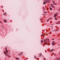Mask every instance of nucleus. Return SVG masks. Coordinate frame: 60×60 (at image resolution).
<instances>
[{"label":"nucleus","mask_w":60,"mask_h":60,"mask_svg":"<svg viewBox=\"0 0 60 60\" xmlns=\"http://www.w3.org/2000/svg\"><path fill=\"white\" fill-rule=\"evenodd\" d=\"M54 18H56V17H57V15H56V14H54Z\"/></svg>","instance_id":"nucleus-1"},{"label":"nucleus","mask_w":60,"mask_h":60,"mask_svg":"<svg viewBox=\"0 0 60 60\" xmlns=\"http://www.w3.org/2000/svg\"><path fill=\"white\" fill-rule=\"evenodd\" d=\"M4 53L6 56H7V54H6V52H5V51H4Z\"/></svg>","instance_id":"nucleus-2"},{"label":"nucleus","mask_w":60,"mask_h":60,"mask_svg":"<svg viewBox=\"0 0 60 60\" xmlns=\"http://www.w3.org/2000/svg\"><path fill=\"white\" fill-rule=\"evenodd\" d=\"M15 59L16 60H19L20 59L19 58H16Z\"/></svg>","instance_id":"nucleus-3"},{"label":"nucleus","mask_w":60,"mask_h":60,"mask_svg":"<svg viewBox=\"0 0 60 60\" xmlns=\"http://www.w3.org/2000/svg\"><path fill=\"white\" fill-rule=\"evenodd\" d=\"M51 6L53 8H55V7H54V5H53L52 4V5Z\"/></svg>","instance_id":"nucleus-4"},{"label":"nucleus","mask_w":60,"mask_h":60,"mask_svg":"<svg viewBox=\"0 0 60 60\" xmlns=\"http://www.w3.org/2000/svg\"><path fill=\"white\" fill-rule=\"evenodd\" d=\"M4 21L5 23H7V21L6 20H4Z\"/></svg>","instance_id":"nucleus-5"},{"label":"nucleus","mask_w":60,"mask_h":60,"mask_svg":"<svg viewBox=\"0 0 60 60\" xmlns=\"http://www.w3.org/2000/svg\"><path fill=\"white\" fill-rule=\"evenodd\" d=\"M3 15H6V12L4 13L3 14Z\"/></svg>","instance_id":"nucleus-6"},{"label":"nucleus","mask_w":60,"mask_h":60,"mask_svg":"<svg viewBox=\"0 0 60 60\" xmlns=\"http://www.w3.org/2000/svg\"><path fill=\"white\" fill-rule=\"evenodd\" d=\"M6 54H7V53H8V51H7V50H6Z\"/></svg>","instance_id":"nucleus-7"},{"label":"nucleus","mask_w":60,"mask_h":60,"mask_svg":"<svg viewBox=\"0 0 60 60\" xmlns=\"http://www.w3.org/2000/svg\"><path fill=\"white\" fill-rule=\"evenodd\" d=\"M53 50H54L53 49H52L50 51V52H52V51H53Z\"/></svg>","instance_id":"nucleus-8"},{"label":"nucleus","mask_w":60,"mask_h":60,"mask_svg":"<svg viewBox=\"0 0 60 60\" xmlns=\"http://www.w3.org/2000/svg\"><path fill=\"white\" fill-rule=\"evenodd\" d=\"M43 40H41V43H43Z\"/></svg>","instance_id":"nucleus-9"},{"label":"nucleus","mask_w":60,"mask_h":60,"mask_svg":"<svg viewBox=\"0 0 60 60\" xmlns=\"http://www.w3.org/2000/svg\"><path fill=\"white\" fill-rule=\"evenodd\" d=\"M5 49L6 50H7V47H6L5 48Z\"/></svg>","instance_id":"nucleus-10"},{"label":"nucleus","mask_w":60,"mask_h":60,"mask_svg":"<svg viewBox=\"0 0 60 60\" xmlns=\"http://www.w3.org/2000/svg\"><path fill=\"white\" fill-rule=\"evenodd\" d=\"M50 10L51 11H52V10L51 9V7H50Z\"/></svg>","instance_id":"nucleus-11"},{"label":"nucleus","mask_w":60,"mask_h":60,"mask_svg":"<svg viewBox=\"0 0 60 60\" xmlns=\"http://www.w3.org/2000/svg\"><path fill=\"white\" fill-rule=\"evenodd\" d=\"M46 41H49V39H47L46 40Z\"/></svg>","instance_id":"nucleus-12"},{"label":"nucleus","mask_w":60,"mask_h":60,"mask_svg":"<svg viewBox=\"0 0 60 60\" xmlns=\"http://www.w3.org/2000/svg\"><path fill=\"white\" fill-rule=\"evenodd\" d=\"M41 53L39 55V57H41Z\"/></svg>","instance_id":"nucleus-13"},{"label":"nucleus","mask_w":60,"mask_h":60,"mask_svg":"<svg viewBox=\"0 0 60 60\" xmlns=\"http://www.w3.org/2000/svg\"><path fill=\"white\" fill-rule=\"evenodd\" d=\"M54 43H52V45H55V44H54Z\"/></svg>","instance_id":"nucleus-14"},{"label":"nucleus","mask_w":60,"mask_h":60,"mask_svg":"<svg viewBox=\"0 0 60 60\" xmlns=\"http://www.w3.org/2000/svg\"><path fill=\"white\" fill-rule=\"evenodd\" d=\"M53 4H54V5H57V4H56L55 3V2L53 3Z\"/></svg>","instance_id":"nucleus-15"},{"label":"nucleus","mask_w":60,"mask_h":60,"mask_svg":"<svg viewBox=\"0 0 60 60\" xmlns=\"http://www.w3.org/2000/svg\"><path fill=\"white\" fill-rule=\"evenodd\" d=\"M43 4H46V3H45V2H44Z\"/></svg>","instance_id":"nucleus-16"},{"label":"nucleus","mask_w":60,"mask_h":60,"mask_svg":"<svg viewBox=\"0 0 60 60\" xmlns=\"http://www.w3.org/2000/svg\"><path fill=\"white\" fill-rule=\"evenodd\" d=\"M55 20H57V19H56V18H55Z\"/></svg>","instance_id":"nucleus-17"},{"label":"nucleus","mask_w":60,"mask_h":60,"mask_svg":"<svg viewBox=\"0 0 60 60\" xmlns=\"http://www.w3.org/2000/svg\"><path fill=\"white\" fill-rule=\"evenodd\" d=\"M49 19H48L47 20V22H48L49 21Z\"/></svg>","instance_id":"nucleus-18"},{"label":"nucleus","mask_w":60,"mask_h":60,"mask_svg":"<svg viewBox=\"0 0 60 60\" xmlns=\"http://www.w3.org/2000/svg\"><path fill=\"white\" fill-rule=\"evenodd\" d=\"M52 43H55V42L54 41H52Z\"/></svg>","instance_id":"nucleus-19"},{"label":"nucleus","mask_w":60,"mask_h":60,"mask_svg":"<svg viewBox=\"0 0 60 60\" xmlns=\"http://www.w3.org/2000/svg\"><path fill=\"white\" fill-rule=\"evenodd\" d=\"M57 60H60V59H59V58H57Z\"/></svg>","instance_id":"nucleus-20"},{"label":"nucleus","mask_w":60,"mask_h":60,"mask_svg":"<svg viewBox=\"0 0 60 60\" xmlns=\"http://www.w3.org/2000/svg\"><path fill=\"white\" fill-rule=\"evenodd\" d=\"M42 35L43 36H44V35H44V34H43Z\"/></svg>","instance_id":"nucleus-21"},{"label":"nucleus","mask_w":60,"mask_h":60,"mask_svg":"<svg viewBox=\"0 0 60 60\" xmlns=\"http://www.w3.org/2000/svg\"><path fill=\"white\" fill-rule=\"evenodd\" d=\"M18 56H20V54H18Z\"/></svg>","instance_id":"nucleus-22"},{"label":"nucleus","mask_w":60,"mask_h":60,"mask_svg":"<svg viewBox=\"0 0 60 60\" xmlns=\"http://www.w3.org/2000/svg\"><path fill=\"white\" fill-rule=\"evenodd\" d=\"M56 24H58V23H56Z\"/></svg>","instance_id":"nucleus-23"},{"label":"nucleus","mask_w":60,"mask_h":60,"mask_svg":"<svg viewBox=\"0 0 60 60\" xmlns=\"http://www.w3.org/2000/svg\"><path fill=\"white\" fill-rule=\"evenodd\" d=\"M34 58H36V57L35 56H34Z\"/></svg>","instance_id":"nucleus-24"},{"label":"nucleus","mask_w":60,"mask_h":60,"mask_svg":"<svg viewBox=\"0 0 60 60\" xmlns=\"http://www.w3.org/2000/svg\"><path fill=\"white\" fill-rule=\"evenodd\" d=\"M44 60H46V59L45 58H44Z\"/></svg>","instance_id":"nucleus-25"},{"label":"nucleus","mask_w":60,"mask_h":60,"mask_svg":"<svg viewBox=\"0 0 60 60\" xmlns=\"http://www.w3.org/2000/svg\"><path fill=\"white\" fill-rule=\"evenodd\" d=\"M44 40V42H45L46 41H45V40Z\"/></svg>","instance_id":"nucleus-26"},{"label":"nucleus","mask_w":60,"mask_h":60,"mask_svg":"<svg viewBox=\"0 0 60 60\" xmlns=\"http://www.w3.org/2000/svg\"><path fill=\"white\" fill-rule=\"evenodd\" d=\"M52 2H53V3H55V1H54L53 0L52 1Z\"/></svg>","instance_id":"nucleus-27"},{"label":"nucleus","mask_w":60,"mask_h":60,"mask_svg":"<svg viewBox=\"0 0 60 60\" xmlns=\"http://www.w3.org/2000/svg\"><path fill=\"white\" fill-rule=\"evenodd\" d=\"M52 40H54V39H52Z\"/></svg>","instance_id":"nucleus-28"},{"label":"nucleus","mask_w":60,"mask_h":60,"mask_svg":"<svg viewBox=\"0 0 60 60\" xmlns=\"http://www.w3.org/2000/svg\"><path fill=\"white\" fill-rule=\"evenodd\" d=\"M58 22L59 23H60V21L59 22Z\"/></svg>","instance_id":"nucleus-29"},{"label":"nucleus","mask_w":60,"mask_h":60,"mask_svg":"<svg viewBox=\"0 0 60 60\" xmlns=\"http://www.w3.org/2000/svg\"><path fill=\"white\" fill-rule=\"evenodd\" d=\"M43 15H45L44 14H43Z\"/></svg>","instance_id":"nucleus-30"},{"label":"nucleus","mask_w":60,"mask_h":60,"mask_svg":"<svg viewBox=\"0 0 60 60\" xmlns=\"http://www.w3.org/2000/svg\"><path fill=\"white\" fill-rule=\"evenodd\" d=\"M47 43H45V45H47Z\"/></svg>","instance_id":"nucleus-31"},{"label":"nucleus","mask_w":60,"mask_h":60,"mask_svg":"<svg viewBox=\"0 0 60 60\" xmlns=\"http://www.w3.org/2000/svg\"><path fill=\"white\" fill-rule=\"evenodd\" d=\"M56 14H57V13H57V12H56Z\"/></svg>","instance_id":"nucleus-32"},{"label":"nucleus","mask_w":60,"mask_h":60,"mask_svg":"<svg viewBox=\"0 0 60 60\" xmlns=\"http://www.w3.org/2000/svg\"><path fill=\"white\" fill-rule=\"evenodd\" d=\"M0 23H2V22H0Z\"/></svg>","instance_id":"nucleus-33"},{"label":"nucleus","mask_w":60,"mask_h":60,"mask_svg":"<svg viewBox=\"0 0 60 60\" xmlns=\"http://www.w3.org/2000/svg\"><path fill=\"white\" fill-rule=\"evenodd\" d=\"M49 1H51V0H49Z\"/></svg>","instance_id":"nucleus-34"},{"label":"nucleus","mask_w":60,"mask_h":60,"mask_svg":"<svg viewBox=\"0 0 60 60\" xmlns=\"http://www.w3.org/2000/svg\"><path fill=\"white\" fill-rule=\"evenodd\" d=\"M45 14H46V13H47L45 12Z\"/></svg>","instance_id":"nucleus-35"},{"label":"nucleus","mask_w":60,"mask_h":60,"mask_svg":"<svg viewBox=\"0 0 60 60\" xmlns=\"http://www.w3.org/2000/svg\"><path fill=\"white\" fill-rule=\"evenodd\" d=\"M44 45H45V44H44Z\"/></svg>","instance_id":"nucleus-36"},{"label":"nucleus","mask_w":60,"mask_h":60,"mask_svg":"<svg viewBox=\"0 0 60 60\" xmlns=\"http://www.w3.org/2000/svg\"><path fill=\"white\" fill-rule=\"evenodd\" d=\"M20 56H21V54H20Z\"/></svg>","instance_id":"nucleus-37"},{"label":"nucleus","mask_w":60,"mask_h":60,"mask_svg":"<svg viewBox=\"0 0 60 60\" xmlns=\"http://www.w3.org/2000/svg\"><path fill=\"white\" fill-rule=\"evenodd\" d=\"M59 40H60V39H59Z\"/></svg>","instance_id":"nucleus-38"},{"label":"nucleus","mask_w":60,"mask_h":60,"mask_svg":"<svg viewBox=\"0 0 60 60\" xmlns=\"http://www.w3.org/2000/svg\"><path fill=\"white\" fill-rule=\"evenodd\" d=\"M1 22V21H0V22Z\"/></svg>","instance_id":"nucleus-39"},{"label":"nucleus","mask_w":60,"mask_h":60,"mask_svg":"<svg viewBox=\"0 0 60 60\" xmlns=\"http://www.w3.org/2000/svg\"><path fill=\"white\" fill-rule=\"evenodd\" d=\"M59 55H60V54H59Z\"/></svg>","instance_id":"nucleus-40"}]
</instances>
